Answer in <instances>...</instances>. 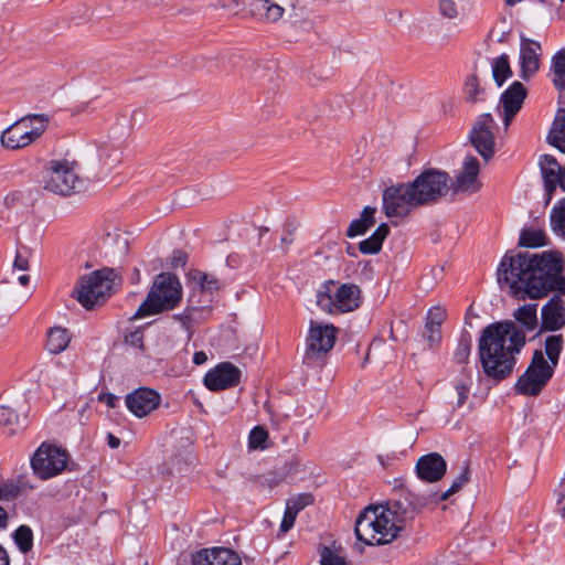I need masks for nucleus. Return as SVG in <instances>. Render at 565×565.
<instances>
[{"mask_svg":"<svg viewBox=\"0 0 565 565\" xmlns=\"http://www.w3.org/2000/svg\"><path fill=\"white\" fill-rule=\"evenodd\" d=\"M551 143L565 152V109H558L550 132Z\"/></svg>","mask_w":565,"mask_h":565,"instance_id":"nucleus-32","label":"nucleus"},{"mask_svg":"<svg viewBox=\"0 0 565 565\" xmlns=\"http://www.w3.org/2000/svg\"><path fill=\"white\" fill-rule=\"evenodd\" d=\"M20 200V194L18 192H12L4 198V204L9 207L14 206L15 203Z\"/></svg>","mask_w":565,"mask_h":565,"instance_id":"nucleus-54","label":"nucleus"},{"mask_svg":"<svg viewBox=\"0 0 565 565\" xmlns=\"http://www.w3.org/2000/svg\"><path fill=\"white\" fill-rule=\"evenodd\" d=\"M471 344L472 341L470 333L462 332L454 352V359L458 364L467 363L471 351Z\"/></svg>","mask_w":565,"mask_h":565,"instance_id":"nucleus-39","label":"nucleus"},{"mask_svg":"<svg viewBox=\"0 0 565 565\" xmlns=\"http://www.w3.org/2000/svg\"><path fill=\"white\" fill-rule=\"evenodd\" d=\"M552 82L558 89H565V49L557 51L551 61Z\"/></svg>","mask_w":565,"mask_h":565,"instance_id":"nucleus-33","label":"nucleus"},{"mask_svg":"<svg viewBox=\"0 0 565 565\" xmlns=\"http://www.w3.org/2000/svg\"><path fill=\"white\" fill-rule=\"evenodd\" d=\"M375 207L365 206L361 213V217L353 220L347 231L348 237H355L364 234L370 227L375 224Z\"/></svg>","mask_w":565,"mask_h":565,"instance_id":"nucleus-27","label":"nucleus"},{"mask_svg":"<svg viewBox=\"0 0 565 565\" xmlns=\"http://www.w3.org/2000/svg\"><path fill=\"white\" fill-rule=\"evenodd\" d=\"M465 92L469 100H476L479 94V83L476 76H470L465 85Z\"/></svg>","mask_w":565,"mask_h":565,"instance_id":"nucleus-50","label":"nucleus"},{"mask_svg":"<svg viewBox=\"0 0 565 565\" xmlns=\"http://www.w3.org/2000/svg\"><path fill=\"white\" fill-rule=\"evenodd\" d=\"M422 206L412 183L391 185L383 192V210L388 217H404Z\"/></svg>","mask_w":565,"mask_h":565,"instance_id":"nucleus-11","label":"nucleus"},{"mask_svg":"<svg viewBox=\"0 0 565 565\" xmlns=\"http://www.w3.org/2000/svg\"><path fill=\"white\" fill-rule=\"evenodd\" d=\"M125 402L135 416L143 417L159 406L160 395L154 390L141 387L128 394Z\"/></svg>","mask_w":565,"mask_h":565,"instance_id":"nucleus-19","label":"nucleus"},{"mask_svg":"<svg viewBox=\"0 0 565 565\" xmlns=\"http://www.w3.org/2000/svg\"><path fill=\"white\" fill-rule=\"evenodd\" d=\"M182 297V286L178 277L171 273L156 276L147 298L138 307L132 319L158 315L178 306Z\"/></svg>","mask_w":565,"mask_h":565,"instance_id":"nucleus-4","label":"nucleus"},{"mask_svg":"<svg viewBox=\"0 0 565 565\" xmlns=\"http://www.w3.org/2000/svg\"><path fill=\"white\" fill-rule=\"evenodd\" d=\"M120 282L116 270L105 267L83 276L74 290V296L84 308L93 309L105 302Z\"/></svg>","mask_w":565,"mask_h":565,"instance_id":"nucleus-5","label":"nucleus"},{"mask_svg":"<svg viewBox=\"0 0 565 565\" xmlns=\"http://www.w3.org/2000/svg\"><path fill=\"white\" fill-rule=\"evenodd\" d=\"M320 564L321 565H349L345 557L341 556L335 551L328 546H323L320 552Z\"/></svg>","mask_w":565,"mask_h":565,"instance_id":"nucleus-41","label":"nucleus"},{"mask_svg":"<svg viewBox=\"0 0 565 565\" xmlns=\"http://www.w3.org/2000/svg\"><path fill=\"white\" fill-rule=\"evenodd\" d=\"M548 237L541 228H524L520 233L519 244L523 247L536 248L547 245Z\"/></svg>","mask_w":565,"mask_h":565,"instance_id":"nucleus-31","label":"nucleus"},{"mask_svg":"<svg viewBox=\"0 0 565 565\" xmlns=\"http://www.w3.org/2000/svg\"><path fill=\"white\" fill-rule=\"evenodd\" d=\"M297 518V513L290 510L287 505L284 512V516L280 523L279 531L280 533H287L295 524Z\"/></svg>","mask_w":565,"mask_h":565,"instance_id":"nucleus-49","label":"nucleus"},{"mask_svg":"<svg viewBox=\"0 0 565 565\" xmlns=\"http://www.w3.org/2000/svg\"><path fill=\"white\" fill-rule=\"evenodd\" d=\"M449 175L438 170L422 172L412 183L422 205L435 202L448 191Z\"/></svg>","mask_w":565,"mask_h":565,"instance_id":"nucleus-14","label":"nucleus"},{"mask_svg":"<svg viewBox=\"0 0 565 565\" xmlns=\"http://www.w3.org/2000/svg\"><path fill=\"white\" fill-rule=\"evenodd\" d=\"M557 511L565 519V483H562L558 498L556 501Z\"/></svg>","mask_w":565,"mask_h":565,"instance_id":"nucleus-53","label":"nucleus"},{"mask_svg":"<svg viewBox=\"0 0 565 565\" xmlns=\"http://www.w3.org/2000/svg\"><path fill=\"white\" fill-rule=\"evenodd\" d=\"M338 329L333 324L311 321L306 338L303 363L315 365L333 348Z\"/></svg>","mask_w":565,"mask_h":565,"instance_id":"nucleus-10","label":"nucleus"},{"mask_svg":"<svg viewBox=\"0 0 565 565\" xmlns=\"http://www.w3.org/2000/svg\"><path fill=\"white\" fill-rule=\"evenodd\" d=\"M175 319H178L182 327L189 331L190 328H191V318L188 316V315H181V316H175Z\"/></svg>","mask_w":565,"mask_h":565,"instance_id":"nucleus-56","label":"nucleus"},{"mask_svg":"<svg viewBox=\"0 0 565 565\" xmlns=\"http://www.w3.org/2000/svg\"><path fill=\"white\" fill-rule=\"evenodd\" d=\"M555 370L547 364L543 351L535 350L525 372L514 385L515 393L524 396H537L552 379Z\"/></svg>","mask_w":565,"mask_h":565,"instance_id":"nucleus-9","label":"nucleus"},{"mask_svg":"<svg viewBox=\"0 0 565 565\" xmlns=\"http://www.w3.org/2000/svg\"><path fill=\"white\" fill-rule=\"evenodd\" d=\"M313 502V497L310 493H301L297 497L290 498L287 500L286 505L292 510L295 513H299L306 507L310 505Z\"/></svg>","mask_w":565,"mask_h":565,"instance_id":"nucleus-44","label":"nucleus"},{"mask_svg":"<svg viewBox=\"0 0 565 565\" xmlns=\"http://www.w3.org/2000/svg\"><path fill=\"white\" fill-rule=\"evenodd\" d=\"M49 120L45 114H31L18 119L2 131L1 145L11 150L30 146L46 130Z\"/></svg>","mask_w":565,"mask_h":565,"instance_id":"nucleus-7","label":"nucleus"},{"mask_svg":"<svg viewBox=\"0 0 565 565\" xmlns=\"http://www.w3.org/2000/svg\"><path fill=\"white\" fill-rule=\"evenodd\" d=\"M317 306L330 315L351 312L360 306V289L353 284L324 281L317 291Z\"/></svg>","mask_w":565,"mask_h":565,"instance_id":"nucleus-6","label":"nucleus"},{"mask_svg":"<svg viewBox=\"0 0 565 565\" xmlns=\"http://www.w3.org/2000/svg\"><path fill=\"white\" fill-rule=\"evenodd\" d=\"M416 476L426 482H437L447 471V462L438 452H429L418 458L415 466Z\"/></svg>","mask_w":565,"mask_h":565,"instance_id":"nucleus-18","label":"nucleus"},{"mask_svg":"<svg viewBox=\"0 0 565 565\" xmlns=\"http://www.w3.org/2000/svg\"><path fill=\"white\" fill-rule=\"evenodd\" d=\"M439 12L448 18L455 19L458 15V9L452 0H439Z\"/></svg>","mask_w":565,"mask_h":565,"instance_id":"nucleus-47","label":"nucleus"},{"mask_svg":"<svg viewBox=\"0 0 565 565\" xmlns=\"http://www.w3.org/2000/svg\"><path fill=\"white\" fill-rule=\"evenodd\" d=\"M13 541L19 548V551L23 554L29 553L33 547V532L28 525H20L13 532Z\"/></svg>","mask_w":565,"mask_h":565,"instance_id":"nucleus-35","label":"nucleus"},{"mask_svg":"<svg viewBox=\"0 0 565 565\" xmlns=\"http://www.w3.org/2000/svg\"><path fill=\"white\" fill-rule=\"evenodd\" d=\"M388 233V225L386 223H382L370 237L359 243V250L365 255L377 254L381 250L383 242Z\"/></svg>","mask_w":565,"mask_h":565,"instance_id":"nucleus-26","label":"nucleus"},{"mask_svg":"<svg viewBox=\"0 0 565 565\" xmlns=\"http://www.w3.org/2000/svg\"><path fill=\"white\" fill-rule=\"evenodd\" d=\"M294 242L292 232L288 231L281 236V244L282 245H290Z\"/></svg>","mask_w":565,"mask_h":565,"instance_id":"nucleus-60","label":"nucleus"},{"mask_svg":"<svg viewBox=\"0 0 565 565\" xmlns=\"http://www.w3.org/2000/svg\"><path fill=\"white\" fill-rule=\"evenodd\" d=\"M191 565H193V563L191 562Z\"/></svg>","mask_w":565,"mask_h":565,"instance_id":"nucleus-64","label":"nucleus"},{"mask_svg":"<svg viewBox=\"0 0 565 565\" xmlns=\"http://www.w3.org/2000/svg\"><path fill=\"white\" fill-rule=\"evenodd\" d=\"M18 281L22 285V286H26L30 281V276L26 275V274H23V275H20L18 277Z\"/></svg>","mask_w":565,"mask_h":565,"instance_id":"nucleus-61","label":"nucleus"},{"mask_svg":"<svg viewBox=\"0 0 565 565\" xmlns=\"http://www.w3.org/2000/svg\"><path fill=\"white\" fill-rule=\"evenodd\" d=\"M193 565H242L236 552L226 547L203 548L192 555Z\"/></svg>","mask_w":565,"mask_h":565,"instance_id":"nucleus-20","label":"nucleus"},{"mask_svg":"<svg viewBox=\"0 0 565 565\" xmlns=\"http://www.w3.org/2000/svg\"><path fill=\"white\" fill-rule=\"evenodd\" d=\"M207 361V355L204 351H196L193 354V363L195 365H202Z\"/></svg>","mask_w":565,"mask_h":565,"instance_id":"nucleus-55","label":"nucleus"},{"mask_svg":"<svg viewBox=\"0 0 565 565\" xmlns=\"http://www.w3.org/2000/svg\"><path fill=\"white\" fill-rule=\"evenodd\" d=\"M8 524V513L7 511L0 507V529H6Z\"/></svg>","mask_w":565,"mask_h":565,"instance_id":"nucleus-59","label":"nucleus"},{"mask_svg":"<svg viewBox=\"0 0 565 565\" xmlns=\"http://www.w3.org/2000/svg\"><path fill=\"white\" fill-rule=\"evenodd\" d=\"M268 438V433L260 426L254 427L248 437V445L249 448L257 449V448H264L265 443Z\"/></svg>","mask_w":565,"mask_h":565,"instance_id":"nucleus-43","label":"nucleus"},{"mask_svg":"<svg viewBox=\"0 0 565 565\" xmlns=\"http://www.w3.org/2000/svg\"><path fill=\"white\" fill-rule=\"evenodd\" d=\"M434 501V499H428L424 495H419L413 492H403L397 500H391L385 504H381L385 510L386 514L394 521L395 525L398 527V533L403 529V524L413 519L414 515L423 509L428 502Z\"/></svg>","mask_w":565,"mask_h":565,"instance_id":"nucleus-13","label":"nucleus"},{"mask_svg":"<svg viewBox=\"0 0 565 565\" xmlns=\"http://www.w3.org/2000/svg\"><path fill=\"white\" fill-rule=\"evenodd\" d=\"M252 12L255 17L270 22L278 21L285 9L270 0H253L250 3Z\"/></svg>","mask_w":565,"mask_h":565,"instance_id":"nucleus-24","label":"nucleus"},{"mask_svg":"<svg viewBox=\"0 0 565 565\" xmlns=\"http://www.w3.org/2000/svg\"><path fill=\"white\" fill-rule=\"evenodd\" d=\"M65 450L49 444H42L31 458V467L35 476L47 480L60 475L67 465Z\"/></svg>","mask_w":565,"mask_h":565,"instance_id":"nucleus-12","label":"nucleus"},{"mask_svg":"<svg viewBox=\"0 0 565 565\" xmlns=\"http://www.w3.org/2000/svg\"><path fill=\"white\" fill-rule=\"evenodd\" d=\"M525 334L511 320L486 327L480 335L478 353L484 374L494 381L509 377L516 363L515 355L525 344Z\"/></svg>","mask_w":565,"mask_h":565,"instance_id":"nucleus-2","label":"nucleus"},{"mask_svg":"<svg viewBox=\"0 0 565 565\" xmlns=\"http://www.w3.org/2000/svg\"><path fill=\"white\" fill-rule=\"evenodd\" d=\"M239 380V369L231 362H222L204 375L203 383L210 391L217 392L236 386Z\"/></svg>","mask_w":565,"mask_h":565,"instance_id":"nucleus-16","label":"nucleus"},{"mask_svg":"<svg viewBox=\"0 0 565 565\" xmlns=\"http://www.w3.org/2000/svg\"><path fill=\"white\" fill-rule=\"evenodd\" d=\"M115 154L116 157L113 159V162H118L120 160V153L117 150H115Z\"/></svg>","mask_w":565,"mask_h":565,"instance_id":"nucleus-63","label":"nucleus"},{"mask_svg":"<svg viewBox=\"0 0 565 565\" xmlns=\"http://www.w3.org/2000/svg\"><path fill=\"white\" fill-rule=\"evenodd\" d=\"M42 183L45 190L60 195H70L84 188V181L66 160L51 161L43 172Z\"/></svg>","mask_w":565,"mask_h":565,"instance_id":"nucleus-8","label":"nucleus"},{"mask_svg":"<svg viewBox=\"0 0 565 565\" xmlns=\"http://www.w3.org/2000/svg\"><path fill=\"white\" fill-rule=\"evenodd\" d=\"M444 319L445 310L440 307H433L427 312L426 323L441 327Z\"/></svg>","mask_w":565,"mask_h":565,"instance_id":"nucleus-48","label":"nucleus"},{"mask_svg":"<svg viewBox=\"0 0 565 565\" xmlns=\"http://www.w3.org/2000/svg\"><path fill=\"white\" fill-rule=\"evenodd\" d=\"M20 486L13 480H0V501H10L20 493Z\"/></svg>","mask_w":565,"mask_h":565,"instance_id":"nucleus-42","label":"nucleus"},{"mask_svg":"<svg viewBox=\"0 0 565 565\" xmlns=\"http://www.w3.org/2000/svg\"><path fill=\"white\" fill-rule=\"evenodd\" d=\"M564 348V338L562 334H552L545 339L544 349L547 356V364H551L552 369H556L559 361V355Z\"/></svg>","mask_w":565,"mask_h":565,"instance_id":"nucleus-30","label":"nucleus"},{"mask_svg":"<svg viewBox=\"0 0 565 565\" xmlns=\"http://www.w3.org/2000/svg\"><path fill=\"white\" fill-rule=\"evenodd\" d=\"M480 164L476 157L467 156L462 162L461 171L456 177L452 190L456 193H476L481 184L478 180Z\"/></svg>","mask_w":565,"mask_h":565,"instance_id":"nucleus-17","label":"nucleus"},{"mask_svg":"<svg viewBox=\"0 0 565 565\" xmlns=\"http://www.w3.org/2000/svg\"><path fill=\"white\" fill-rule=\"evenodd\" d=\"M565 192V166L563 167V173L561 174V180L557 184Z\"/></svg>","mask_w":565,"mask_h":565,"instance_id":"nucleus-62","label":"nucleus"},{"mask_svg":"<svg viewBox=\"0 0 565 565\" xmlns=\"http://www.w3.org/2000/svg\"><path fill=\"white\" fill-rule=\"evenodd\" d=\"M495 122L490 114L480 115L473 124L469 140L478 153L488 161L494 154V135L493 127Z\"/></svg>","mask_w":565,"mask_h":565,"instance_id":"nucleus-15","label":"nucleus"},{"mask_svg":"<svg viewBox=\"0 0 565 565\" xmlns=\"http://www.w3.org/2000/svg\"><path fill=\"white\" fill-rule=\"evenodd\" d=\"M354 533L366 545H385L398 535V527L391 521L381 504L366 507L358 516Z\"/></svg>","mask_w":565,"mask_h":565,"instance_id":"nucleus-3","label":"nucleus"},{"mask_svg":"<svg viewBox=\"0 0 565 565\" xmlns=\"http://www.w3.org/2000/svg\"><path fill=\"white\" fill-rule=\"evenodd\" d=\"M541 173L544 180V188L550 194L555 191L563 173V167L551 154H543L540 158Z\"/></svg>","mask_w":565,"mask_h":565,"instance_id":"nucleus-23","label":"nucleus"},{"mask_svg":"<svg viewBox=\"0 0 565 565\" xmlns=\"http://www.w3.org/2000/svg\"><path fill=\"white\" fill-rule=\"evenodd\" d=\"M498 281L519 299H540L555 292L542 307L541 329L554 332L565 327V274L559 252L505 254L498 268Z\"/></svg>","mask_w":565,"mask_h":565,"instance_id":"nucleus-1","label":"nucleus"},{"mask_svg":"<svg viewBox=\"0 0 565 565\" xmlns=\"http://www.w3.org/2000/svg\"><path fill=\"white\" fill-rule=\"evenodd\" d=\"M526 97V89L522 83L513 82L501 95L500 103L503 107V124L510 125L514 116L521 109Z\"/></svg>","mask_w":565,"mask_h":565,"instance_id":"nucleus-21","label":"nucleus"},{"mask_svg":"<svg viewBox=\"0 0 565 565\" xmlns=\"http://www.w3.org/2000/svg\"><path fill=\"white\" fill-rule=\"evenodd\" d=\"M191 279L200 286L202 291L213 292L221 287V282L215 276L200 270L191 274Z\"/></svg>","mask_w":565,"mask_h":565,"instance_id":"nucleus-38","label":"nucleus"},{"mask_svg":"<svg viewBox=\"0 0 565 565\" xmlns=\"http://www.w3.org/2000/svg\"><path fill=\"white\" fill-rule=\"evenodd\" d=\"M188 262V255L183 250H174L172 255L171 266L174 268L184 267Z\"/></svg>","mask_w":565,"mask_h":565,"instance_id":"nucleus-51","label":"nucleus"},{"mask_svg":"<svg viewBox=\"0 0 565 565\" xmlns=\"http://www.w3.org/2000/svg\"><path fill=\"white\" fill-rule=\"evenodd\" d=\"M541 49L540 42L521 36L520 61L523 79H529L539 71Z\"/></svg>","mask_w":565,"mask_h":565,"instance_id":"nucleus-22","label":"nucleus"},{"mask_svg":"<svg viewBox=\"0 0 565 565\" xmlns=\"http://www.w3.org/2000/svg\"><path fill=\"white\" fill-rule=\"evenodd\" d=\"M424 338L430 347L438 344L441 340V331L439 326L425 324Z\"/></svg>","mask_w":565,"mask_h":565,"instance_id":"nucleus-46","label":"nucleus"},{"mask_svg":"<svg viewBox=\"0 0 565 565\" xmlns=\"http://www.w3.org/2000/svg\"><path fill=\"white\" fill-rule=\"evenodd\" d=\"M472 379L469 375H463L455 383V391L457 393V399L454 403V408L462 407L469 396Z\"/></svg>","mask_w":565,"mask_h":565,"instance_id":"nucleus-40","label":"nucleus"},{"mask_svg":"<svg viewBox=\"0 0 565 565\" xmlns=\"http://www.w3.org/2000/svg\"><path fill=\"white\" fill-rule=\"evenodd\" d=\"M30 255L31 250L29 249V247L24 245L19 246L15 253L13 268L23 271L28 270Z\"/></svg>","mask_w":565,"mask_h":565,"instance_id":"nucleus-45","label":"nucleus"},{"mask_svg":"<svg viewBox=\"0 0 565 565\" xmlns=\"http://www.w3.org/2000/svg\"><path fill=\"white\" fill-rule=\"evenodd\" d=\"M0 565H10L9 555L3 546L0 545Z\"/></svg>","mask_w":565,"mask_h":565,"instance_id":"nucleus-58","label":"nucleus"},{"mask_svg":"<svg viewBox=\"0 0 565 565\" xmlns=\"http://www.w3.org/2000/svg\"><path fill=\"white\" fill-rule=\"evenodd\" d=\"M107 444L110 448L116 449L120 445V439L113 434L107 435Z\"/></svg>","mask_w":565,"mask_h":565,"instance_id":"nucleus-57","label":"nucleus"},{"mask_svg":"<svg viewBox=\"0 0 565 565\" xmlns=\"http://www.w3.org/2000/svg\"><path fill=\"white\" fill-rule=\"evenodd\" d=\"M469 468L468 466H465L462 467L460 473L454 479L452 483L446 491H444L439 495H434V501H446L450 495L457 493L463 487V484H466L469 481Z\"/></svg>","mask_w":565,"mask_h":565,"instance_id":"nucleus-36","label":"nucleus"},{"mask_svg":"<svg viewBox=\"0 0 565 565\" xmlns=\"http://www.w3.org/2000/svg\"><path fill=\"white\" fill-rule=\"evenodd\" d=\"M98 401L105 403L110 408H115L119 403V397L113 393L103 392L98 395Z\"/></svg>","mask_w":565,"mask_h":565,"instance_id":"nucleus-52","label":"nucleus"},{"mask_svg":"<svg viewBox=\"0 0 565 565\" xmlns=\"http://www.w3.org/2000/svg\"><path fill=\"white\" fill-rule=\"evenodd\" d=\"M0 427H2L7 434H14L19 429V416L15 411L8 406L0 405Z\"/></svg>","mask_w":565,"mask_h":565,"instance_id":"nucleus-37","label":"nucleus"},{"mask_svg":"<svg viewBox=\"0 0 565 565\" xmlns=\"http://www.w3.org/2000/svg\"><path fill=\"white\" fill-rule=\"evenodd\" d=\"M550 225L556 236L565 239V198L558 200L552 207Z\"/></svg>","mask_w":565,"mask_h":565,"instance_id":"nucleus-29","label":"nucleus"},{"mask_svg":"<svg viewBox=\"0 0 565 565\" xmlns=\"http://www.w3.org/2000/svg\"><path fill=\"white\" fill-rule=\"evenodd\" d=\"M492 75L498 86H502L503 83L512 75L509 56L507 54H502L494 60L492 64Z\"/></svg>","mask_w":565,"mask_h":565,"instance_id":"nucleus-34","label":"nucleus"},{"mask_svg":"<svg viewBox=\"0 0 565 565\" xmlns=\"http://www.w3.org/2000/svg\"><path fill=\"white\" fill-rule=\"evenodd\" d=\"M513 317L525 331H533L537 326V305H523L514 311Z\"/></svg>","mask_w":565,"mask_h":565,"instance_id":"nucleus-28","label":"nucleus"},{"mask_svg":"<svg viewBox=\"0 0 565 565\" xmlns=\"http://www.w3.org/2000/svg\"><path fill=\"white\" fill-rule=\"evenodd\" d=\"M72 339L66 328L53 327L47 331L46 349L50 353L58 354L66 350Z\"/></svg>","mask_w":565,"mask_h":565,"instance_id":"nucleus-25","label":"nucleus"}]
</instances>
